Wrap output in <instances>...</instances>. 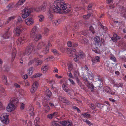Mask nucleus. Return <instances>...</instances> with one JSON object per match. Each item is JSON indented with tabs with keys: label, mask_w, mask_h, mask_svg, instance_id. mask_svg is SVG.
Masks as SVG:
<instances>
[{
	"label": "nucleus",
	"mask_w": 126,
	"mask_h": 126,
	"mask_svg": "<svg viewBox=\"0 0 126 126\" xmlns=\"http://www.w3.org/2000/svg\"><path fill=\"white\" fill-rule=\"evenodd\" d=\"M53 4L49 10L48 18L50 20H52L53 18L51 13L61 14L63 10L64 13H66L69 12L71 9V6L69 4L65 3L63 0H55Z\"/></svg>",
	"instance_id": "1"
},
{
	"label": "nucleus",
	"mask_w": 126,
	"mask_h": 126,
	"mask_svg": "<svg viewBox=\"0 0 126 126\" xmlns=\"http://www.w3.org/2000/svg\"><path fill=\"white\" fill-rule=\"evenodd\" d=\"M37 30V27L35 26L32 28L30 32L31 37L33 38L34 40L36 41L40 39L42 37L40 34H37L36 32Z\"/></svg>",
	"instance_id": "2"
},
{
	"label": "nucleus",
	"mask_w": 126,
	"mask_h": 126,
	"mask_svg": "<svg viewBox=\"0 0 126 126\" xmlns=\"http://www.w3.org/2000/svg\"><path fill=\"white\" fill-rule=\"evenodd\" d=\"M35 11L36 8L34 7L31 8H25L22 10V16L23 18H25L30 15L31 12Z\"/></svg>",
	"instance_id": "3"
},
{
	"label": "nucleus",
	"mask_w": 126,
	"mask_h": 126,
	"mask_svg": "<svg viewBox=\"0 0 126 126\" xmlns=\"http://www.w3.org/2000/svg\"><path fill=\"white\" fill-rule=\"evenodd\" d=\"M24 29V27L23 26L20 25L14 28L13 30V32L16 36H18L20 35Z\"/></svg>",
	"instance_id": "4"
},
{
	"label": "nucleus",
	"mask_w": 126,
	"mask_h": 126,
	"mask_svg": "<svg viewBox=\"0 0 126 126\" xmlns=\"http://www.w3.org/2000/svg\"><path fill=\"white\" fill-rule=\"evenodd\" d=\"M8 116L7 114L5 113L1 115L0 119L3 124L7 125L9 123V120L8 118Z\"/></svg>",
	"instance_id": "5"
},
{
	"label": "nucleus",
	"mask_w": 126,
	"mask_h": 126,
	"mask_svg": "<svg viewBox=\"0 0 126 126\" xmlns=\"http://www.w3.org/2000/svg\"><path fill=\"white\" fill-rule=\"evenodd\" d=\"M51 46L52 45L51 44V42H41L38 44L37 47H51Z\"/></svg>",
	"instance_id": "6"
},
{
	"label": "nucleus",
	"mask_w": 126,
	"mask_h": 126,
	"mask_svg": "<svg viewBox=\"0 0 126 126\" xmlns=\"http://www.w3.org/2000/svg\"><path fill=\"white\" fill-rule=\"evenodd\" d=\"M39 85L38 82L37 81L34 82L32 84V87L30 91L32 93H33L37 90Z\"/></svg>",
	"instance_id": "7"
},
{
	"label": "nucleus",
	"mask_w": 126,
	"mask_h": 126,
	"mask_svg": "<svg viewBox=\"0 0 126 126\" xmlns=\"http://www.w3.org/2000/svg\"><path fill=\"white\" fill-rule=\"evenodd\" d=\"M15 105L9 103L6 108V110L8 112H11L15 110Z\"/></svg>",
	"instance_id": "8"
},
{
	"label": "nucleus",
	"mask_w": 126,
	"mask_h": 126,
	"mask_svg": "<svg viewBox=\"0 0 126 126\" xmlns=\"http://www.w3.org/2000/svg\"><path fill=\"white\" fill-rule=\"evenodd\" d=\"M61 125L64 126H72L73 124L72 122H70L68 121H63L59 122Z\"/></svg>",
	"instance_id": "9"
},
{
	"label": "nucleus",
	"mask_w": 126,
	"mask_h": 126,
	"mask_svg": "<svg viewBox=\"0 0 126 126\" xmlns=\"http://www.w3.org/2000/svg\"><path fill=\"white\" fill-rule=\"evenodd\" d=\"M75 48H67L68 53L69 54V56L72 57L73 56V55H74L75 52L76 51Z\"/></svg>",
	"instance_id": "10"
},
{
	"label": "nucleus",
	"mask_w": 126,
	"mask_h": 126,
	"mask_svg": "<svg viewBox=\"0 0 126 126\" xmlns=\"http://www.w3.org/2000/svg\"><path fill=\"white\" fill-rule=\"evenodd\" d=\"M35 48H26L25 49V51L23 53V54L24 55L26 54L29 55L30 54L31 52L33 53L35 51Z\"/></svg>",
	"instance_id": "11"
},
{
	"label": "nucleus",
	"mask_w": 126,
	"mask_h": 126,
	"mask_svg": "<svg viewBox=\"0 0 126 126\" xmlns=\"http://www.w3.org/2000/svg\"><path fill=\"white\" fill-rule=\"evenodd\" d=\"M25 24L28 26L33 24L34 23L33 19L32 17H28L25 20Z\"/></svg>",
	"instance_id": "12"
},
{
	"label": "nucleus",
	"mask_w": 126,
	"mask_h": 126,
	"mask_svg": "<svg viewBox=\"0 0 126 126\" xmlns=\"http://www.w3.org/2000/svg\"><path fill=\"white\" fill-rule=\"evenodd\" d=\"M27 37L26 36H25L22 37H20L17 40V43L18 45H20L22 44L24 42V41L26 39Z\"/></svg>",
	"instance_id": "13"
},
{
	"label": "nucleus",
	"mask_w": 126,
	"mask_h": 126,
	"mask_svg": "<svg viewBox=\"0 0 126 126\" xmlns=\"http://www.w3.org/2000/svg\"><path fill=\"white\" fill-rule=\"evenodd\" d=\"M95 42V45L97 46H100L101 45L102 42L100 40V37L99 36H96L94 39Z\"/></svg>",
	"instance_id": "14"
},
{
	"label": "nucleus",
	"mask_w": 126,
	"mask_h": 126,
	"mask_svg": "<svg viewBox=\"0 0 126 126\" xmlns=\"http://www.w3.org/2000/svg\"><path fill=\"white\" fill-rule=\"evenodd\" d=\"M46 4L45 3H43L41 7H40L36 9V11L37 12H38L41 11H44L46 8Z\"/></svg>",
	"instance_id": "15"
},
{
	"label": "nucleus",
	"mask_w": 126,
	"mask_h": 126,
	"mask_svg": "<svg viewBox=\"0 0 126 126\" xmlns=\"http://www.w3.org/2000/svg\"><path fill=\"white\" fill-rule=\"evenodd\" d=\"M15 7V5L13 3H10L7 6L5 10L6 11L11 10Z\"/></svg>",
	"instance_id": "16"
},
{
	"label": "nucleus",
	"mask_w": 126,
	"mask_h": 126,
	"mask_svg": "<svg viewBox=\"0 0 126 126\" xmlns=\"http://www.w3.org/2000/svg\"><path fill=\"white\" fill-rule=\"evenodd\" d=\"M120 38L121 37L119 36L114 33L113 34V36L111 38V39L113 42H116L119 39H120Z\"/></svg>",
	"instance_id": "17"
},
{
	"label": "nucleus",
	"mask_w": 126,
	"mask_h": 126,
	"mask_svg": "<svg viewBox=\"0 0 126 126\" xmlns=\"http://www.w3.org/2000/svg\"><path fill=\"white\" fill-rule=\"evenodd\" d=\"M11 32L7 31L2 35L3 37L5 39H7L9 38L11 36Z\"/></svg>",
	"instance_id": "18"
},
{
	"label": "nucleus",
	"mask_w": 126,
	"mask_h": 126,
	"mask_svg": "<svg viewBox=\"0 0 126 126\" xmlns=\"http://www.w3.org/2000/svg\"><path fill=\"white\" fill-rule=\"evenodd\" d=\"M58 99L60 101L64 103H67L69 104V102L67 100L66 98L64 97H63L62 96H60L58 97Z\"/></svg>",
	"instance_id": "19"
},
{
	"label": "nucleus",
	"mask_w": 126,
	"mask_h": 126,
	"mask_svg": "<svg viewBox=\"0 0 126 126\" xmlns=\"http://www.w3.org/2000/svg\"><path fill=\"white\" fill-rule=\"evenodd\" d=\"M120 7L122 8L121 10H120L121 11V16L123 17H126V8L122 7Z\"/></svg>",
	"instance_id": "20"
},
{
	"label": "nucleus",
	"mask_w": 126,
	"mask_h": 126,
	"mask_svg": "<svg viewBox=\"0 0 126 126\" xmlns=\"http://www.w3.org/2000/svg\"><path fill=\"white\" fill-rule=\"evenodd\" d=\"M106 3L110 5V8H113L114 7V5L113 3V0H106Z\"/></svg>",
	"instance_id": "21"
},
{
	"label": "nucleus",
	"mask_w": 126,
	"mask_h": 126,
	"mask_svg": "<svg viewBox=\"0 0 126 126\" xmlns=\"http://www.w3.org/2000/svg\"><path fill=\"white\" fill-rule=\"evenodd\" d=\"M87 87L88 88L90 89L91 91H93L94 89V86L93 85L92 83V82L90 83L89 82L87 83Z\"/></svg>",
	"instance_id": "22"
},
{
	"label": "nucleus",
	"mask_w": 126,
	"mask_h": 126,
	"mask_svg": "<svg viewBox=\"0 0 126 126\" xmlns=\"http://www.w3.org/2000/svg\"><path fill=\"white\" fill-rule=\"evenodd\" d=\"M100 58L99 56H96L95 57V58L92 59V61L93 63V65H94V63H95L99 62H100Z\"/></svg>",
	"instance_id": "23"
},
{
	"label": "nucleus",
	"mask_w": 126,
	"mask_h": 126,
	"mask_svg": "<svg viewBox=\"0 0 126 126\" xmlns=\"http://www.w3.org/2000/svg\"><path fill=\"white\" fill-rule=\"evenodd\" d=\"M16 16H14L9 17L8 18L7 20L5 22V24L6 25L10 21H13L15 18H16Z\"/></svg>",
	"instance_id": "24"
},
{
	"label": "nucleus",
	"mask_w": 126,
	"mask_h": 126,
	"mask_svg": "<svg viewBox=\"0 0 126 126\" xmlns=\"http://www.w3.org/2000/svg\"><path fill=\"white\" fill-rule=\"evenodd\" d=\"M18 102V99L15 98H13L10 100V103L15 105Z\"/></svg>",
	"instance_id": "25"
},
{
	"label": "nucleus",
	"mask_w": 126,
	"mask_h": 126,
	"mask_svg": "<svg viewBox=\"0 0 126 126\" xmlns=\"http://www.w3.org/2000/svg\"><path fill=\"white\" fill-rule=\"evenodd\" d=\"M61 22V20L60 19L55 20L52 21V23L54 25L58 26L60 24Z\"/></svg>",
	"instance_id": "26"
},
{
	"label": "nucleus",
	"mask_w": 126,
	"mask_h": 126,
	"mask_svg": "<svg viewBox=\"0 0 126 126\" xmlns=\"http://www.w3.org/2000/svg\"><path fill=\"white\" fill-rule=\"evenodd\" d=\"M88 74L89 79L91 80H93L94 78V76L93 75L92 72L90 71H88Z\"/></svg>",
	"instance_id": "27"
},
{
	"label": "nucleus",
	"mask_w": 126,
	"mask_h": 126,
	"mask_svg": "<svg viewBox=\"0 0 126 126\" xmlns=\"http://www.w3.org/2000/svg\"><path fill=\"white\" fill-rule=\"evenodd\" d=\"M38 59V58H37V59H35L34 60L36 61V62L35 63V65L36 66H38L39 65H41L43 63V61L42 60H37V59Z\"/></svg>",
	"instance_id": "28"
},
{
	"label": "nucleus",
	"mask_w": 126,
	"mask_h": 126,
	"mask_svg": "<svg viewBox=\"0 0 126 126\" xmlns=\"http://www.w3.org/2000/svg\"><path fill=\"white\" fill-rule=\"evenodd\" d=\"M45 93L46 95H49V96H51L52 94L51 92L49 90L48 88H46L45 91Z\"/></svg>",
	"instance_id": "29"
},
{
	"label": "nucleus",
	"mask_w": 126,
	"mask_h": 126,
	"mask_svg": "<svg viewBox=\"0 0 126 126\" xmlns=\"http://www.w3.org/2000/svg\"><path fill=\"white\" fill-rule=\"evenodd\" d=\"M38 18L39 19V22H42L44 21L45 17L43 15H40L38 16Z\"/></svg>",
	"instance_id": "30"
},
{
	"label": "nucleus",
	"mask_w": 126,
	"mask_h": 126,
	"mask_svg": "<svg viewBox=\"0 0 126 126\" xmlns=\"http://www.w3.org/2000/svg\"><path fill=\"white\" fill-rule=\"evenodd\" d=\"M79 57V56L80 58H83L85 56V54L81 50L79 51L78 52Z\"/></svg>",
	"instance_id": "31"
},
{
	"label": "nucleus",
	"mask_w": 126,
	"mask_h": 126,
	"mask_svg": "<svg viewBox=\"0 0 126 126\" xmlns=\"http://www.w3.org/2000/svg\"><path fill=\"white\" fill-rule=\"evenodd\" d=\"M3 80L4 83L7 85L8 84L7 82V77L5 75H3L2 76Z\"/></svg>",
	"instance_id": "32"
},
{
	"label": "nucleus",
	"mask_w": 126,
	"mask_h": 126,
	"mask_svg": "<svg viewBox=\"0 0 126 126\" xmlns=\"http://www.w3.org/2000/svg\"><path fill=\"white\" fill-rule=\"evenodd\" d=\"M59 122L56 121H53L51 122L50 125L51 126H57L59 125L58 123H59Z\"/></svg>",
	"instance_id": "33"
},
{
	"label": "nucleus",
	"mask_w": 126,
	"mask_h": 126,
	"mask_svg": "<svg viewBox=\"0 0 126 126\" xmlns=\"http://www.w3.org/2000/svg\"><path fill=\"white\" fill-rule=\"evenodd\" d=\"M48 66L47 65H45L42 68V71L43 73H45L47 69Z\"/></svg>",
	"instance_id": "34"
},
{
	"label": "nucleus",
	"mask_w": 126,
	"mask_h": 126,
	"mask_svg": "<svg viewBox=\"0 0 126 126\" xmlns=\"http://www.w3.org/2000/svg\"><path fill=\"white\" fill-rule=\"evenodd\" d=\"M92 50L94 51L95 53L99 54L101 52L98 48H93Z\"/></svg>",
	"instance_id": "35"
},
{
	"label": "nucleus",
	"mask_w": 126,
	"mask_h": 126,
	"mask_svg": "<svg viewBox=\"0 0 126 126\" xmlns=\"http://www.w3.org/2000/svg\"><path fill=\"white\" fill-rule=\"evenodd\" d=\"M79 26V24L78 22H76L74 24V28H73V31H76L78 29Z\"/></svg>",
	"instance_id": "36"
},
{
	"label": "nucleus",
	"mask_w": 126,
	"mask_h": 126,
	"mask_svg": "<svg viewBox=\"0 0 126 126\" xmlns=\"http://www.w3.org/2000/svg\"><path fill=\"white\" fill-rule=\"evenodd\" d=\"M62 88L66 92H68L69 90L68 88L67 87L66 85L64 84L62 85Z\"/></svg>",
	"instance_id": "37"
},
{
	"label": "nucleus",
	"mask_w": 126,
	"mask_h": 126,
	"mask_svg": "<svg viewBox=\"0 0 126 126\" xmlns=\"http://www.w3.org/2000/svg\"><path fill=\"white\" fill-rule=\"evenodd\" d=\"M26 0H19L16 4V6L23 4Z\"/></svg>",
	"instance_id": "38"
},
{
	"label": "nucleus",
	"mask_w": 126,
	"mask_h": 126,
	"mask_svg": "<svg viewBox=\"0 0 126 126\" xmlns=\"http://www.w3.org/2000/svg\"><path fill=\"white\" fill-rule=\"evenodd\" d=\"M92 13L88 14H87L83 16V18L84 19H87L91 16Z\"/></svg>",
	"instance_id": "39"
},
{
	"label": "nucleus",
	"mask_w": 126,
	"mask_h": 126,
	"mask_svg": "<svg viewBox=\"0 0 126 126\" xmlns=\"http://www.w3.org/2000/svg\"><path fill=\"white\" fill-rule=\"evenodd\" d=\"M82 115L84 117V118H87L88 117H89L91 116L90 114H88V113L83 112L82 113Z\"/></svg>",
	"instance_id": "40"
},
{
	"label": "nucleus",
	"mask_w": 126,
	"mask_h": 126,
	"mask_svg": "<svg viewBox=\"0 0 126 126\" xmlns=\"http://www.w3.org/2000/svg\"><path fill=\"white\" fill-rule=\"evenodd\" d=\"M28 73L30 76H31L33 72V68L31 67L28 70Z\"/></svg>",
	"instance_id": "41"
},
{
	"label": "nucleus",
	"mask_w": 126,
	"mask_h": 126,
	"mask_svg": "<svg viewBox=\"0 0 126 126\" xmlns=\"http://www.w3.org/2000/svg\"><path fill=\"white\" fill-rule=\"evenodd\" d=\"M49 32V30L46 28H45L44 29V32L43 33L45 35H48Z\"/></svg>",
	"instance_id": "42"
},
{
	"label": "nucleus",
	"mask_w": 126,
	"mask_h": 126,
	"mask_svg": "<svg viewBox=\"0 0 126 126\" xmlns=\"http://www.w3.org/2000/svg\"><path fill=\"white\" fill-rule=\"evenodd\" d=\"M49 50V48H44L43 52L45 54H47Z\"/></svg>",
	"instance_id": "43"
},
{
	"label": "nucleus",
	"mask_w": 126,
	"mask_h": 126,
	"mask_svg": "<svg viewBox=\"0 0 126 126\" xmlns=\"http://www.w3.org/2000/svg\"><path fill=\"white\" fill-rule=\"evenodd\" d=\"M44 109L45 111L46 112H48L50 109L48 105H46L44 106Z\"/></svg>",
	"instance_id": "44"
},
{
	"label": "nucleus",
	"mask_w": 126,
	"mask_h": 126,
	"mask_svg": "<svg viewBox=\"0 0 126 126\" xmlns=\"http://www.w3.org/2000/svg\"><path fill=\"white\" fill-rule=\"evenodd\" d=\"M36 44L35 43L33 42L29 44L28 47H36Z\"/></svg>",
	"instance_id": "45"
},
{
	"label": "nucleus",
	"mask_w": 126,
	"mask_h": 126,
	"mask_svg": "<svg viewBox=\"0 0 126 126\" xmlns=\"http://www.w3.org/2000/svg\"><path fill=\"white\" fill-rule=\"evenodd\" d=\"M114 86L117 87H122L123 86V84L122 83H117L115 84L114 85Z\"/></svg>",
	"instance_id": "46"
},
{
	"label": "nucleus",
	"mask_w": 126,
	"mask_h": 126,
	"mask_svg": "<svg viewBox=\"0 0 126 126\" xmlns=\"http://www.w3.org/2000/svg\"><path fill=\"white\" fill-rule=\"evenodd\" d=\"M51 51L54 55H56L58 54V52L57 50L55 49H51Z\"/></svg>",
	"instance_id": "47"
},
{
	"label": "nucleus",
	"mask_w": 126,
	"mask_h": 126,
	"mask_svg": "<svg viewBox=\"0 0 126 126\" xmlns=\"http://www.w3.org/2000/svg\"><path fill=\"white\" fill-rule=\"evenodd\" d=\"M110 58L111 60L113 61L114 62H116V59L114 55H111V56H110Z\"/></svg>",
	"instance_id": "48"
},
{
	"label": "nucleus",
	"mask_w": 126,
	"mask_h": 126,
	"mask_svg": "<svg viewBox=\"0 0 126 126\" xmlns=\"http://www.w3.org/2000/svg\"><path fill=\"white\" fill-rule=\"evenodd\" d=\"M51 96H49V95H46V96L44 97V99L45 100H50L51 98Z\"/></svg>",
	"instance_id": "49"
},
{
	"label": "nucleus",
	"mask_w": 126,
	"mask_h": 126,
	"mask_svg": "<svg viewBox=\"0 0 126 126\" xmlns=\"http://www.w3.org/2000/svg\"><path fill=\"white\" fill-rule=\"evenodd\" d=\"M86 31L84 30L80 32L79 33V35H82L84 36H85L86 35Z\"/></svg>",
	"instance_id": "50"
},
{
	"label": "nucleus",
	"mask_w": 126,
	"mask_h": 126,
	"mask_svg": "<svg viewBox=\"0 0 126 126\" xmlns=\"http://www.w3.org/2000/svg\"><path fill=\"white\" fill-rule=\"evenodd\" d=\"M84 121L89 126H91L93 124L90 121L86 119H84Z\"/></svg>",
	"instance_id": "51"
},
{
	"label": "nucleus",
	"mask_w": 126,
	"mask_h": 126,
	"mask_svg": "<svg viewBox=\"0 0 126 126\" xmlns=\"http://www.w3.org/2000/svg\"><path fill=\"white\" fill-rule=\"evenodd\" d=\"M89 30L93 33L94 34L95 33L94 29L92 26H91L90 27Z\"/></svg>",
	"instance_id": "52"
},
{
	"label": "nucleus",
	"mask_w": 126,
	"mask_h": 126,
	"mask_svg": "<svg viewBox=\"0 0 126 126\" xmlns=\"http://www.w3.org/2000/svg\"><path fill=\"white\" fill-rule=\"evenodd\" d=\"M16 48H13L12 50V54L16 55Z\"/></svg>",
	"instance_id": "53"
},
{
	"label": "nucleus",
	"mask_w": 126,
	"mask_h": 126,
	"mask_svg": "<svg viewBox=\"0 0 126 126\" xmlns=\"http://www.w3.org/2000/svg\"><path fill=\"white\" fill-rule=\"evenodd\" d=\"M29 109L30 111H34L33 107L32 104H31L29 105Z\"/></svg>",
	"instance_id": "54"
},
{
	"label": "nucleus",
	"mask_w": 126,
	"mask_h": 126,
	"mask_svg": "<svg viewBox=\"0 0 126 126\" xmlns=\"http://www.w3.org/2000/svg\"><path fill=\"white\" fill-rule=\"evenodd\" d=\"M42 75L41 74L37 73L35 75H33L32 76V78H34L36 77H38Z\"/></svg>",
	"instance_id": "55"
},
{
	"label": "nucleus",
	"mask_w": 126,
	"mask_h": 126,
	"mask_svg": "<svg viewBox=\"0 0 126 126\" xmlns=\"http://www.w3.org/2000/svg\"><path fill=\"white\" fill-rule=\"evenodd\" d=\"M93 4L92 3H90L88 5L87 9L88 10H91L92 8Z\"/></svg>",
	"instance_id": "56"
},
{
	"label": "nucleus",
	"mask_w": 126,
	"mask_h": 126,
	"mask_svg": "<svg viewBox=\"0 0 126 126\" xmlns=\"http://www.w3.org/2000/svg\"><path fill=\"white\" fill-rule=\"evenodd\" d=\"M81 8V7H79L78 6L75 7L74 8V10L75 11H79L80 10Z\"/></svg>",
	"instance_id": "57"
},
{
	"label": "nucleus",
	"mask_w": 126,
	"mask_h": 126,
	"mask_svg": "<svg viewBox=\"0 0 126 126\" xmlns=\"http://www.w3.org/2000/svg\"><path fill=\"white\" fill-rule=\"evenodd\" d=\"M53 115H52V114H48L47 115V117L48 118L50 119H51L53 117Z\"/></svg>",
	"instance_id": "58"
},
{
	"label": "nucleus",
	"mask_w": 126,
	"mask_h": 126,
	"mask_svg": "<svg viewBox=\"0 0 126 126\" xmlns=\"http://www.w3.org/2000/svg\"><path fill=\"white\" fill-rule=\"evenodd\" d=\"M67 45L69 47H72V45L71 42L70 41H68L67 43Z\"/></svg>",
	"instance_id": "59"
},
{
	"label": "nucleus",
	"mask_w": 126,
	"mask_h": 126,
	"mask_svg": "<svg viewBox=\"0 0 126 126\" xmlns=\"http://www.w3.org/2000/svg\"><path fill=\"white\" fill-rule=\"evenodd\" d=\"M75 57L74 59V60L75 62H77L79 59V57L76 54H75Z\"/></svg>",
	"instance_id": "60"
},
{
	"label": "nucleus",
	"mask_w": 126,
	"mask_h": 126,
	"mask_svg": "<svg viewBox=\"0 0 126 126\" xmlns=\"http://www.w3.org/2000/svg\"><path fill=\"white\" fill-rule=\"evenodd\" d=\"M4 20L0 19V27L2 26L4 24Z\"/></svg>",
	"instance_id": "61"
},
{
	"label": "nucleus",
	"mask_w": 126,
	"mask_h": 126,
	"mask_svg": "<svg viewBox=\"0 0 126 126\" xmlns=\"http://www.w3.org/2000/svg\"><path fill=\"white\" fill-rule=\"evenodd\" d=\"M4 109V107L2 105L1 102L0 101V110H2Z\"/></svg>",
	"instance_id": "62"
},
{
	"label": "nucleus",
	"mask_w": 126,
	"mask_h": 126,
	"mask_svg": "<svg viewBox=\"0 0 126 126\" xmlns=\"http://www.w3.org/2000/svg\"><path fill=\"white\" fill-rule=\"evenodd\" d=\"M21 106L20 108L21 110H23L24 108L25 105L23 103H21L20 104Z\"/></svg>",
	"instance_id": "63"
},
{
	"label": "nucleus",
	"mask_w": 126,
	"mask_h": 126,
	"mask_svg": "<svg viewBox=\"0 0 126 126\" xmlns=\"http://www.w3.org/2000/svg\"><path fill=\"white\" fill-rule=\"evenodd\" d=\"M5 67V71L8 72L9 71L10 67L9 66H5L4 67Z\"/></svg>",
	"instance_id": "64"
}]
</instances>
